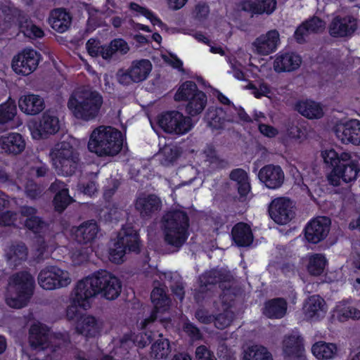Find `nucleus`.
Here are the masks:
<instances>
[{
	"mask_svg": "<svg viewBox=\"0 0 360 360\" xmlns=\"http://www.w3.org/2000/svg\"><path fill=\"white\" fill-rule=\"evenodd\" d=\"M121 290L122 283L117 277L110 273L98 272L77 283V299L82 305L88 306L89 300L97 295L107 300H115Z\"/></svg>",
	"mask_w": 360,
	"mask_h": 360,
	"instance_id": "f257e3e1",
	"label": "nucleus"
},
{
	"mask_svg": "<svg viewBox=\"0 0 360 360\" xmlns=\"http://www.w3.org/2000/svg\"><path fill=\"white\" fill-rule=\"evenodd\" d=\"M103 103V96L98 91L91 86H82L72 92L67 106L76 119L88 122L98 116Z\"/></svg>",
	"mask_w": 360,
	"mask_h": 360,
	"instance_id": "f03ea898",
	"label": "nucleus"
},
{
	"mask_svg": "<svg viewBox=\"0 0 360 360\" xmlns=\"http://www.w3.org/2000/svg\"><path fill=\"white\" fill-rule=\"evenodd\" d=\"M124 141L122 133L111 127L95 129L89 138V150L99 156H113L122 149Z\"/></svg>",
	"mask_w": 360,
	"mask_h": 360,
	"instance_id": "7ed1b4c3",
	"label": "nucleus"
},
{
	"mask_svg": "<svg viewBox=\"0 0 360 360\" xmlns=\"http://www.w3.org/2000/svg\"><path fill=\"white\" fill-rule=\"evenodd\" d=\"M50 158L52 165L59 174L70 176L74 174L79 165L76 140L68 137L56 143L50 153Z\"/></svg>",
	"mask_w": 360,
	"mask_h": 360,
	"instance_id": "20e7f679",
	"label": "nucleus"
},
{
	"mask_svg": "<svg viewBox=\"0 0 360 360\" xmlns=\"http://www.w3.org/2000/svg\"><path fill=\"white\" fill-rule=\"evenodd\" d=\"M34 281L27 272L13 275L9 281L6 294V302L13 308L25 307L33 292Z\"/></svg>",
	"mask_w": 360,
	"mask_h": 360,
	"instance_id": "39448f33",
	"label": "nucleus"
},
{
	"mask_svg": "<svg viewBox=\"0 0 360 360\" xmlns=\"http://www.w3.org/2000/svg\"><path fill=\"white\" fill-rule=\"evenodd\" d=\"M188 217L183 211H169L163 217L162 229L165 239L172 245H182L188 237Z\"/></svg>",
	"mask_w": 360,
	"mask_h": 360,
	"instance_id": "423d86ee",
	"label": "nucleus"
},
{
	"mask_svg": "<svg viewBox=\"0 0 360 360\" xmlns=\"http://www.w3.org/2000/svg\"><path fill=\"white\" fill-rule=\"evenodd\" d=\"M152 127L156 130L159 127L163 131L170 134L184 135L193 127L191 119L178 111H171L160 115L155 122H150Z\"/></svg>",
	"mask_w": 360,
	"mask_h": 360,
	"instance_id": "0eeeda50",
	"label": "nucleus"
},
{
	"mask_svg": "<svg viewBox=\"0 0 360 360\" xmlns=\"http://www.w3.org/2000/svg\"><path fill=\"white\" fill-rule=\"evenodd\" d=\"M127 246L130 251H136L139 248L138 234L130 226L122 229L117 238L110 242L109 248L110 260L117 264L122 262Z\"/></svg>",
	"mask_w": 360,
	"mask_h": 360,
	"instance_id": "6e6552de",
	"label": "nucleus"
},
{
	"mask_svg": "<svg viewBox=\"0 0 360 360\" xmlns=\"http://www.w3.org/2000/svg\"><path fill=\"white\" fill-rule=\"evenodd\" d=\"M246 70L250 73V77L255 78L254 81H249L243 86V89L250 90V94L256 98L266 97L271 99L274 96V92L271 86L264 81V78L269 77L271 71L269 65H262L260 68L250 63L246 68Z\"/></svg>",
	"mask_w": 360,
	"mask_h": 360,
	"instance_id": "1a4fd4ad",
	"label": "nucleus"
},
{
	"mask_svg": "<svg viewBox=\"0 0 360 360\" xmlns=\"http://www.w3.org/2000/svg\"><path fill=\"white\" fill-rule=\"evenodd\" d=\"M40 59V54L37 51L26 48L13 57L11 68L18 75L27 76L37 70Z\"/></svg>",
	"mask_w": 360,
	"mask_h": 360,
	"instance_id": "9d476101",
	"label": "nucleus"
},
{
	"mask_svg": "<svg viewBox=\"0 0 360 360\" xmlns=\"http://www.w3.org/2000/svg\"><path fill=\"white\" fill-rule=\"evenodd\" d=\"M151 302L153 304V311L150 316L141 323L142 328H146L148 323L156 319L165 322L169 318L170 300L166 295L164 288H154L151 292Z\"/></svg>",
	"mask_w": 360,
	"mask_h": 360,
	"instance_id": "9b49d317",
	"label": "nucleus"
},
{
	"mask_svg": "<svg viewBox=\"0 0 360 360\" xmlns=\"http://www.w3.org/2000/svg\"><path fill=\"white\" fill-rule=\"evenodd\" d=\"M360 164L359 161L352 160L336 165L333 168L328 176V180L333 186H340L342 182L349 183L356 180L359 172Z\"/></svg>",
	"mask_w": 360,
	"mask_h": 360,
	"instance_id": "f8f14e48",
	"label": "nucleus"
},
{
	"mask_svg": "<svg viewBox=\"0 0 360 360\" xmlns=\"http://www.w3.org/2000/svg\"><path fill=\"white\" fill-rule=\"evenodd\" d=\"M335 136L342 143L360 146V121L356 119L340 120L333 127Z\"/></svg>",
	"mask_w": 360,
	"mask_h": 360,
	"instance_id": "ddd939ff",
	"label": "nucleus"
},
{
	"mask_svg": "<svg viewBox=\"0 0 360 360\" xmlns=\"http://www.w3.org/2000/svg\"><path fill=\"white\" fill-rule=\"evenodd\" d=\"M152 70V64L148 60L134 62L128 70H120L117 77L120 83L127 84L131 82H139L145 80Z\"/></svg>",
	"mask_w": 360,
	"mask_h": 360,
	"instance_id": "4468645a",
	"label": "nucleus"
},
{
	"mask_svg": "<svg viewBox=\"0 0 360 360\" xmlns=\"http://www.w3.org/2000/svg\"><path fill=\"white\" fill-rule=\"evenodd\" d=\"M28 128L34 139H40L48 134H53L59 129L58 118L51 112H46L38 123L32 120L28 122Z\"/></svg>",
	"mask_w": 360,
	"mask_h": 360,
	"instance_id": "2eb2a0df",
	"label": "nucleus"
},
{
	"mask_svg": "<svg viewBox=\"0 0 360 360\" xmlns=\"http://www.w3.org/2000/svg\"><path fill=\"white\" fill-rule=\"evenodd\" d=\"M330 224V219L326 217H319L311 219L304 229L306 240L314 244L322 241L329 233Z\"/></svg>",
	"mask_w": 360,
	"mask_h": 360,
	"instance_id": "dca6fc26",
	"label": "nucleus"
},
{
	"mask_svg": "<svg viewBox=\"0 0 360 360\" xmlns=\"http://www.w3.org/2000/svg\"><path fill=\"white\" fill-rule=\"evenodd\" d=\"M292 202L285 198L273 200L269 206L271 218L278 224H286L294 217Z\"/></svg>",
	"mask_w": 360,
	"mask_h": 360,
	"instance_id": "f3484780",
	"label": "nucleus"
},
{
	"mask_svg": "<svg viewBox=\"0 0 360 360\" xmlns=\"http://www.w3.org/2000/svg\"><path fill=\"white\" fill-rule=\"evenodd\" d=\"M276 0H240L238 8L251 17L270 15L276 9Z\"/></svg>",
	"mask_w": 360,
	"mask_h": 360,
	"instance_id": "a211bd4d",
	"label": "nucleus"
},
{
	"mask_svg": "<svg viewBox=\"0 0 360 360\" xmlns=\"http://www.w3.org/2000/svg\"><path fill=\"white\" fill-rule=\"evenodd\" d=\"M280 44V34L271 30L260 34L252 43L253 50L258 54L268 56L275 52Z\"/></svg>",
	"mask_w": 360,
	"mask_h": 360,
	"instance_id": "6ab92c4d",
	"label": "nucleus"
},
{
	"mask_svg": "<svg viewBox=\"0 0 360 360\" xmlns=\"http://www.w3.org/2000/svg\"><path fill=\"white\" fill-rule=\"evenodd\" d=\"M258 177L266 188L277 189L283 185L285 174L280 166L268 165L259 170Z\"/></svg>",
	"mask_w": 360,
	"mask_h": 360,
	"instance_id": "aec40b11",
	"label": "nucleus"
},
{
	"mask_svg": "<svg viewBox=\"0 0 360 360\" xmlns=\"http://www.w3.org/2000/svg\"><path fill=\"white\" fill-rule=\"evenodd\" d=\"M327 311L328 307L325 300L319 295L309 297L303 305V312L305 318L311 321L323 319Z\"/></svg>",
	"mask_w": 360,
	"mask_h": 360,
	"instance_id": "412c9836",
	"label": "nucleus"
},
{
	"mask_svg": "<svg viewBox=\"0 0 360 360\" xmlns=\"http://www.w3.org/2000/svg\"><path fill=\"white\" fill-rule=\"evenodd\" d=\"M18 105L20 111L27 115H37L45 108L44 98L32 93L22 94L18 98Z\"/></svg>",
	"mask_w": 360,
	"mask_h": 360,
	"instance_id": "4be33fe9",
	"label": "nucleus"
},
{
	"mask_svg": "<svg viewBox=\"0 0 360 360\" xmlns=\"http://www.w3.org/2000/svg\"><path fill=\"white\" fill-rule=\"evenodd\" d=\"M302 63L301 57L294 53L279 52L275 56L273 67L276 72H290Z\"/></svg>",
	"mask_w": 360,
	"mask_h": 360,
	"instance_id": "5701e85b",
	"label": "nucleus"
},
{
	"mask_svg": "<svg viewBox=\"0 0 360 360\" xmlns=\"http://www.w3.org/2000/svg\"><path fill=\"white\" fill-rule=\"evenodd\" d=\"M102 327V322L90 315L80 316L75 324V330L87 338L97 336L100 333Z\"/></svg>",
	"mask_w": 360,
	"mask_h": 360,
	"instance_id": "b1692460",
	"label": "nucleus"
},
{
	"mask_svg": "<svg viewBox=\"0 0 360 360\" xmlns=\"http://www.w3.org/2000/svg\"><path fill=\"white\" fill-rule=\"evenodd\" d=\"M25 141L18 133H8L0 136V149L6 153L17 155L24 150Z\"/></svg>",
	"mask_w": 360,
	"mask_h": 360,
	"instance_id": "393cba45",
	"label": "nucleus"
},
{
	"mask_svg": "<svg viewBox=\"0 0 360 360\" xmlns=\"http://www.w3.org/2000/svg\"><path fill=\"white\" fill-rule=\"evenodd\" d=\"M356 27V21L349 17H335L329 25V33L334 37H346L352 34Z\"/></svg>",
	"mask_w": 360,
	"mask_h": 360,
	"instance_id": "a878e982",
	"label": "nucleus"
},
{
	"mask_svg": "<svg viewBox=\"0 0 360 360\" xmlns=\"http://www.w3.org/2000/svg\"><path fill=\"white\" fill-rule=\"evenodd\" d=\"M48 333V329L41 323H34L30 330L29 341L31 347L34 349H46L49 345L48 343L50 339Z\"/></svg>",
	"mask_w": 360,
	"mask_h": 360,
	"instance_id": "bb28decb",
	"label": "nucleus"
},
{
	"mask_svg": "<svg viewBox=\"0 0 360 360\" xmlns=\"http://www.w3.org/2000/svg\"><path fill=\"white\" fill-rule=\"evenodd\" d=\"M48 22L55 31L63 33L70 27L72 17L65 9L56 8L51 11Z\"/></svg>",
	"mask_w": 360,
	"mask_h": 360,
	"instance_id": "cd10ccee",
	"label": "nucleus"
},
{
	"mask_svg": "<svg viewBox=\"0 0 360 360\" xmlns=\"http://www.w3.org/2000/svg\"><path fill=\"white\" fill-rule=\"evenodd\" d=\"M332 316L334 319L345 322L349 319H360V311L348 302L342 301L336 304L332 311Z\"/></svg>",
	"mask_w": 360,
	"mask_h": 360,
	"instance_id": "c85d7f7f",
	"label": "nucleus"
},
{
	"mask_svg": "<svg viewBox=\"0 0 360 360\" xmlns=\"http://www.w3.org/2000/svg\"><path fill=\"white\" fill-rule=\"evenodd\" d=\"M296 109L303 117L309 120L320 119L324 115L321 104L311 100L298 102Z\"/></svg>",
	"mask_w": 360,
	"mask_h": 360,
	"instance_id": "c756f323",
	"label": "nucleus"
},
{
	"mask_svg": "<svg viewBox=\"0 0 360 360\" xmlns=\"http://www.w3.org/2000/svg\"><path fill=\"white\" fill-rule=\"evenodd\" d=\"M98 226L93 221L82 224L74 229V234L76 240L79 243H91L96 238L98 233Z\"/></svg>",
	"mask_w": 360,
	"mask_h": 360,
	"instance_id": "7c9ffc66",
	"label": "nucleus"
},
{
	"mask_svg": "<svg viewBox=\"0 0 360 360\" xmlns=\"http://www.w3.org/2000/svg\"><path fill=\"white\" fill-rule=\"evenodd\" d=\"M325 22L314 17L301 25L295 32V37L299 43L305 40L306 37L313 32H319L325 29Z\"/></svg>",
	"mask_w": 360,
	"mask_h": 360,
	"instance_id": "2f4dec72",
	"label": "nucleus"
},
{
	"mask_svg": "<svg viewBox=\"0 0 360 360\" xmlns=\"http://www.w3.org/2000/svg\"><path fill=\"white\" fill-rule=\"evenodd\" d=\"M232 237L238 246H248L253 240V235L249 225L238 223L232 229Z\"/></svg>",
	"mask_w": 360,
	"mask_h": 360,
	"instance_id": "473e14b6",
	"label": "nucleus"
},
{
	"mask_svg": "<svg viewBox=\"0 0 360 360\" xmlns=\"http://www.w3.org/2000/svg\"><path fill=\"white\" fill-rule=\"evenodd\" d=\"M287 311L285 300L281 298L272 299L265 303L263 312L269 318L280 319Z\"/></svg>",
	"mask_w": 360,
	"mask_h": 360,
	"instance_id": "72a5a7b5",
	"label": "nucleus"
},
{
	"mask_svg": "<svg viewBox=\"0 0 360 360\" xmlns=\"http://www.w3.org/2000/svg\"><path fill=\"white\" fill-rule=\"evenodd\" d=\"M307 271L313 276L322 274L327 265V260L321 254H311L304 259Z\"/></svg>",
	"mask_w": 360,
	"mask_h": 360,
	"instance_id": "f704fd0d",
	"label": "nucleus"
},
{
	"mask_svg": "<svg viewBox=\"0 0 360 360\" xmlns=\"http://www.w3.org/2000/svg\"><path fill=\"white\" fill-rule=\"evenodd\" d=\"M303 352L302 340L298 336L293 335L284 340L283 354L285 357L290 359L301 357Z\"/></svg>",
	"mask_w": 360,
	"mask_h": 360,
	"instance_id": "c9c22d12",
	"label": "nucleus"
},
{
	"mask_svg": "<svg viewBox=\"0 0 360 360\" xmlns=\"http://www.w3.org/2000/svg\"><path fill=\"white\" fill-rule=\"evenodd\" d=\"M311 352L316 359L327 360L336 355L338 348L335 344L319 341L312 345Z\"/></svg>",
	"mask_w": 360,
	"mask_h": 360,
	"instance_id": "e433bc0d",
	"label": "nucleus"
},
{
	"mask_svg": "<svg viewBox=\"0 0 360 360\" xmlns=\"http://www.w3.org/2000/svg\"><path fill=\"white\" fill-rule=\"evenodd\" d=\"M17 114L18 110L15 101L8 98L0 104V126L5 127L11 123Z\"/></svg>",
	"mask_w": 360,
	"mask_h": 360,
	"instance_id": "4c0bfd02",
	"label": "nucleus"
},
{
	"mask_svg": "<svg viewBox=\"0 0 360 360\" xmlns=\"http://www.w3.org/2000/svg\"><path fill=\"white\" fill-rule=\"evenodd\" d=\"M207 104V96L202 91H198L188 100L186 105V112L191 116L201 113Z\"/></svg>",
	"mask_w": 360,
	"mask_h": 360,
	"instance_id": "58836bf2",
	"label": "nucleus"
},
{
	"mask_svg": "<svg viewBox=\"0 0 360 360\" xmlns=\"http://www.w3.org/2000/svg\"><path fill=\"white\" fill-rule=\"evenodd\" d=\"M51 188L53 191H56L59 189L55 196L54 204L56 210L60 212L63 210L71 201L70 197L68 195V191L65 188L63 184L60 182L53 183Z\"/></svg>",
	"mask_w": 360,
	"mask_h": 360,
	"instance_id": "ea45409f",
	"label": "nucleus"
},
{
	"mask_svg": "<svg viewBox=\"0 0 360 360\" xmlns=\"http://www.w3.org/2000/svg\"><path fill=\"white\" fill-rule=\"evenodd\" d=\"M321 155L326 164L333 167L340 164L342 161L344 162L349 160L350 159L349 153H341L340 154H338L333 148H325L322 150Z\"/></svg>",
	"mask_w": 360,
	"mask_h": 360,
	"instance_id": "a19ab883",
	"label": "nucleus"
},
{
	"mask_svg": "<svg viewBox=\"0 0 360 360\" xmlns=\"http://www.w3.org/2000/svg\"><path fill=\"white\" fill-rule=\"evenodd\" d=\"M22 217L25 220V225L34 232L39 231L44 226L41 219L35 216V210L32 207H25L22 212Z\"/></svg>",
	"mask_w": 360,
	"mask_h": 360,
	"instance_id": "79ce46f5",
	"label": "nucleus"
},
{
	"mask_svg": "<svg viewBox=\"0 0 360 360\" xmlns=\"http://www.w3.org/2000/svg\"><path fill=\"white\" fill-rule=\"evenodd\" d=\"M129 50L127 43L122 39H115L112 40L103 52V58L104 60L110 59L116 53L125 54Z\"/></svg>",
	"mask_w": 360,
	"mask_h": 360,
	"instance_id": "37998d69",
	"label": "nucleus"
},
{
	"mask_svg": "<svg viewBox=\"0 0 360 360\" xmlns=\"http://www.w3.org/2000/svg\"><path fill=\"white\" fill-rule=\"evenodd\" d=\"M77 286L75 287L73 293L71 297V302L70 304L68 306L66 311V316L68 320L73 321L76 319V321L79 319L80 316V311L79 308L83 309H87L89 307H90L91 305V300H89V305L88 306H83L80 303L79 300L77 299Z\"/></svg>",
	"mask_w": 360,
	"mask_h": 360,
	"instance_id": "c03bdc74",
	"label": "nucleus"
},
{
	"mask_svg": "<svg viewBox=\"0 0 360 360\" xmlns=\"http://www.w3.org/2000/svg\"><path fill=\"white\" fill-rule=\"evenodd\" d=\"M230 177L233 181L237 182L238 185V192L242 196H245L250 190V183L247 173L243 169L233 170Z\"/></svg>",
	"mask_w": 360,
	"mask_h": 360,
	"instance_id": "a18cd8bd",
	"label": "nucleus"
},
{
	"mask_svg": "<svg viewBox=\"0 0 360 360\" xmlns=\"http://www.w3.org/2000/svg\"><path fill=\"white\" fill-rule=\"evenodd\" d=\"M243 360H272V357L265 347L254 345L245 351Z\"/></svg>",
	"mask_w": 360,
	"mask_h": 360,
	"instance_id": "49530a36",
	"label": "nucleus"
},
{
	"mask_svg": "<svg viewBox=\"0 0 360 360\" xmlns=\"http://www.w3.org/2000/svg\"><path fill=\"white\" fill-rule=\"evenodd\" d=\"M53 266H47L41 270L38 276V283L44 290H52L56 289L53 277Z\"/></svg>",
	"mask_w": 360,
	"mask_h": 360,
	"instance_id": "de8ad7c7",
	"label": "nucleus"
},
{
	"mask_svg": "<svg viewBox=\"0 0 360 360\" xmlns=\"http://www.w3.org/2000/svg\"><path fill=\"white\" fill-rule=\"evenodd\" d=\"M160 200L155 195L139 198L136 202V207L141 212L148 213L158 210L160 206Z\"/></svg>",
	"mask_w": 360,
	"mask_h": 360,
	"instance_id": "09e8293b",
	"label": "nucleus"
},
{
	"mask_svg": "<svg viewBox=\"0 0 360 360\" xmlns=\"http://www.w3.org/2000/svg\"><path fill=\"white\" fill-rule=\"evenodd\" d=\"M198 91H199L194 82L190 81L186 82L178 88L174 95V99L177 101H188Z\"/></svg>",
	"mask_w": 360,
	"mask_h": 360,
	"instance_id": "8fccbe9b",
	"label": "nucleus"
},
{
	"mask_svg": "<svg viewBox=\"0 0 360 360\" xmlns=\"http://www.w3.org/2000/svg\"><path fill=\"white\" fill-rule=\"evenodd\" d=\"M27 248L24 244H18L11 247L6 252L8 262L11 264L16 265L27 257Z\"/></svg>",
	"mask_w": 360,
	"mask_h": 360,
	"instance_id": "3c124183",
	"label": "nucleus"
},
{
	"mask_svg": "<svg viewBox=\"0 0 360 360\" xmlns=\"http://www.w3.org/2000/svg\"><path fill=\"white\" fill-rule=\"evenodd\" d=\"M170 353V347L168 340L162 338L159 335V339L152 346V355L157 359L166 358Z\"/></svg>",
	"mask_w": 360,
	"mask_h": 360,
	"instance_id": "603ef678",
	"label": "nucleus"
},
{
	"mask_svg": "<svg viewBox=\"0 0 360 360\" xmlns=\"http://www.w3.org/2000/svg\"><path fill=\"white\" fill-rule=\"evenodd\" d=\"M130 10L134 13L135 16H144L147 18L153 25H157L160 27L163 26L162 21L154 15L153 13L148 11L144 7L139 6L135 3H131L129 5Z\"/></svg>",
	"mask_w": 360,
	"mask_h": 360,
	"instance_id": "864d4df0",
	"label": "nucleus"
},
{
	"mask_svg": "<svg viewBox=\"0 0 360 360\" xmlns=\"http://www.w3.org/2000/svg\"><path fill=\"white\" fill-rule=\"evenodd\" d=\"M53 277L56 289L61 288L69 285L72 282L70 274L58 266H53Z\"/></svg>",
	"mask_w": 360,
	"mask_h": 360,
	"instance_id": "5fc2aeb1",
	"label": "nucleus"
},
{
	"mask_svg": "<svg viewBox=\"0 0 360 360\" xmlns=\"http://www.w3.org/2000/svg\"><path fill=\"white\" fill-rule=\"evenodd\" d=\"M161 161L165 165L172 162L179 155L176 148L169 145H165L160 148L158 154Z\"/></svg>",
	"mask_w": 360,
	"mask_h": 360,
	"instance_id": "6e6d98bb",
	"label": "nucleus"
},
{
	"mask_svg": "<svg viewBox=\"0 0 360 360\" xmlns=\"http://www.w3.org/2000/svg\"><path fill=\"white\" fill-rule=\"evenodd\" d=\"M106 46L107 45H101V42L95 39H89L86 44V51L91 57L101 56L103 58V52Z\"/></svg>",
	"mask_w": 360,
	"mask_h": 360,
	"instance_id": "4d7b16f0",
	"label": "nucleus"
},
{
	"mask_svg": "<svg viewBox=\"0 0 360 360\" xmlns=\"http://www.w3.org/2000/svg\"><path fill=\"white\" fill-rule=\"evenodd\" d=\"M20 30L25 36L30 38H39L44 35L43 30L30 21H27L22 25Z\"/></svg>",
	"mask_w": 360,
	"mask_h": 360,
	"instance_id": "13d9d810",
	"label": "nucleus"
},
{
	"mask_svg": "<svg viewBox=\"0 0 360 360\" xmlns=\"http://www.w3.org/2000/svg\"><path fill=\"white\" fill-rule=\"evenodd\" d=\"M233 319V313L229 309H226L223 314H219L214 319V325L217 328L223 329L227 327Z\"/></svg>",
	"mask_w": 360,
	"mask_h": 360,
	"instance_id": "bf43d9fd",
	"label": "nucleus"
},
{
	"mask_svg": "<svg viewBox=\"0 0 360 360\" xmlns=\"http://www.w3.org/2000/svg\"><path fill=\"white\" fill-rule=\"evenodd\" d=\"M229 63L232 68V73L233 77L238 80H243L245 78L244 73L241 70L245 66V62L240 58L235 59H230Z\"/></svg>",
	"mask_w": 360,
	"mask_h": 360,
	"instance_id": "052dcab7",
	"label": "nucleus"
},
{
	"mask_svg": "<svg viewBox=\"0 0 360 360\" xmlns=\"http://www.w3.org/2000/svg\"><path fill=\"white\" fill-rule=\"evenodd\" d=\"M221 114H222L221 109L209 110L206 115V119L210 125L214 128L222 127L223 125L221 123V118L219 117Z\"/></svg>",
	"mask_w": 360,
	"mask_h": 360,
	"instance_id": "680f3d73",
	"label": "nucleus"
},
{
	"mask_svg": "<svg viewBox=\"0 0 360 360\" xmlns=\"http://www.w3.org/2000/svg\"><path fill=\"white\" fill-rule=\"evenodd\" d=\"M288 136L299 143L302 142L307 138L305 130L298 126H292L288 130Z\"/></svg>",
	"mask_w": 360,
	"mask_h": 360,
	"instance_id": "e2e57ef3",
	"label": "nucleus"
},
{
	"mask_svg": "<svg viewBox=\"0 0 360 360\" xmlns=\"http://www.w3.org/2000/svg\"><path fill=\"white\" fill-rule=\"evenodd\" d=\"M89 257V251L88 250H77L70 253V258L75 265H79L86 262Z\"/></svg>",
	"mask_w": 360,
	"mask_h": 360,
	"instance_id": "0e129e2a",
	"label": "nucleus"
},
{
	"mask_svg": "<svg viewBox=\"0 0 360 360\" xmlns=\"http://www.w3.org/2000/svg\"><path fill=\"white\" fill-rule=\"evenodd\" d=\"M183 330L193 338H198L199 337V331L193 325L190 323L187 320L182 319L181 321Z\"/></svg>",
	"mask_w": 360,
	"mask_h": 360,
	"instance_id": "69168bd1",
	"label": "nucleus"
},
{
	"mask_svg": "<svg viewBox=\"0 0 360 360\" xmlns=\"http://www.w3.org/2000/svg\"><path fill=\"white\" fill-rule=\"evenodd\" d=\"M258 128L261 134L269 138L276 136L278 133L275 127L263 123L259 124Z\"/></svg>",
	"mask_w": 360,
	"mask_h": 360,
	"instance_id": "338daca9",
	"label": "nucleus"
},
{
	"mask_svg": "<svg viewBox=\"0 0 360 360\" xmlns=\"http://www.w3.org/2000/svg\"><path fill=\"white\" fill-rule=\"evenodd\" d=\"M196 357L200 360L214 359V356L211 354L210 352L205 346H200L195 351Z\"/></svg>",
	"mask_w": 360,
	"mask_h": 360,
	"instance_id": "774afa93",
	"label": "nucleus"
}]
</instances>
